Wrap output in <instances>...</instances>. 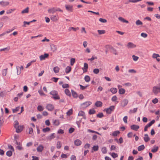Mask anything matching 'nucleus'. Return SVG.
I'll return each mask as SVG.
<instances>
[{"label": "nucleus", "mask_w": 160, "mask_h": 160, "mask_svg": "<svg viewBox=\"0 0 160 160\" xmlns=\"http://www.w3.org/2000/svg\"><path fill=\"white\" fill-rule=\"evenodd\" d=\"M81 32L82 33H83L86 34L87 33L86 31L85 30V28L84 27H82V28L81 30Z\"/></svg>", "instance_id": "nucleus-63"}, {"label": "nucleus", "mask_w": 160, "mask_h": 160, "mask_svg": "<svg viewBox=\"0 0 160 160\" xmlns=\"http://www.w3.org/2000/svg\"><path fill=\"white\" fill-rule=\"evenodd\" d=\"M44 149V147L42 144H40L37 148V151L39 152H42Z\"/></svg>", "instance_id": "nucleus-12"}, {"label": "nucleus", "mask_w": 160, "mask_h": 160, "mask_svg": "<svg viewBox=\"0 0 160 160\" xmlns=\"http://www.w3.org/2000/svg\"><path fill=\"white\" fill-rule=\"evenodd\" d=\"M50 130V128L48 127H47L46 128H44L42 129V131L44 132H48Z\"/></svg>", "instance_id": "nucleus-52"}, {"label": "nucleus", "mask_w": 160, "mask_h": 160, "mask_svg": "<svg viewBox=\"0 0 160 160\" xmlns=\"http://www.w3.org/2000/svg\"><path fill=\"white\" fill-rule=\"evenodd\" d=\"M8 68L4 69L2 71V75L3 76H6L7 74Z\"/></svg>", "instance_id": "nucleus-38"}, {"label": "nucleus", "mask_w": 160, "mask_h": 160, "mask_svg": "<svg viewBox=\"0 0 160 160\" xmlns=\"http://www.w3.org/2000/svg\"><path fill=\"white\" fill-rule=\"evenodd\" d=\"M19 122L18 121L16 120L14 121V128H16L18 126Z\"/></svg>", "instance_id": "nucleus-56"}, {"label": "nucleus", "mask_w": 160, "mask_h": 160, "mask_svg": "<svg viewBox=\"0 0 160 160\" xmlns=\"http://www.w3.org/2000/svg\"><path fill=\"white\" fill-rule=\"evenodd\" d=\"M158 149V146H154L153 148L152 149L151 151L153 152H157Z\"/></svg>", "instance_id": "nucleus-22"}, {"label": "nucleus", "mask_w": 160, "mask_h": 160, "mask_svg": "<svg viewBox=\"0 0 160 160\" xmlns=\"http://www.w3.org/2000/svg\"><path fill=\"white\" fill-rule=\"evenodd\" d=\"M110 91L113 94L116 93L118 91L117 88H112L110 89Z\"/></svg>", "instance_id": "nucleus-21"}, {"label": "nucleus", "mask_w": 160, "mask_h": 160, "mask_svg": "<svg viewBox=\"0 0 160 160\" xmlns=\"http://www.w3.org/2000/svg\"><path fill=\"white\" fill-rule=\"evenodd\" d=\"M44 107L41 105H38L37 107V109L40 112L42 111L44 109Z\"/></svg>", "instance_id": "nucleus-39"}, {"label": "nucleus", "mask_w": 160, "mask_h": 160, "mask_svg": "<svg viewBox=\"0 0 160 160\" xmlns=\"http://www.w3.org/2000/svg\"><path fill=\"white\" fill-rule=\"evenodd\" d=\"M99 21L100 22L103 23H106L107 22V20L106 19L102 18H100Z\"/></svg>", "instance_id": "nucleus-57"}, {"label": "nucleus", "mask_w": 160, "mask_h": 160, "mask_svg": "<svg viewBox=\"0 0 160 160\" xmlns=\"http://www.w3.org/2000/svg\"><path fill=\"white\" fill-rule=\"evenodd\" d=\"M46 108L48 111H52L54 109V107L52 104H48L47 105Z\"/></svg>", "instance_id": "nucleus-10"}, {"label": "nucleus", "mask_w": 160, "mask_h": 160, "mask_svg": "<svg viewBox=\"0 0 160 160\" xmlns=\"http://www.w3.org/2000/svg\"><path fill=\"white\" fill-rule=\"evenodd\" d=\"M52 80H53V81L54 82H57L58 80L59 79V78L55 77H53L52 78Z\"/></svg>", "instance_id": "nucleus-64"}, {"label": "nucleus", "mask_w": 160, "mask_h": 160, "mask_svg": "<svg viewBox=\"0 0 160 160\" xmlns=\"http://www.w3.org/2000/svg\"><path fill=\"white\" fill-rule=\"evenodd\" d=\"M120 132L119 131L117 130L114 131L112 134V135L113 136H116L118 135L119 134Z\"/></svg>", "instance_id": "nucleus-34"}, {"label": "nucleus", "mask_w": 160, "mask_h": 160, "mask_svg": "<svg viewBox=\"0 0 160 160\" xmlns=\"http://www.w3.org/2000/svg\"><path fill=\"white\" fill-rule=\"evenodd\" d=\"M20 109V107L19 106L17 107L15 109H12V112L13 113H15L17 112Z\"/></svg>", "instance_id": "nucleus-42"}, {"label": "nucleus", "mask_w": 160, "mask_h": 160, "mask_svg": "<svg viewBox=\"0 0 160 160\" xmlns=\"http://www.w3.org/2000/svg\"><path fill=\"white\" fill-rule=\"evenodd\" d=\"M50 18L52 21L56 22L58 20L59 17L58 14L52 15L50 16Z\"/></svg>", "instance_id": "nucleus-4"}, {"label": "nucleus", "mask_w": 160, "mask_h": 160, "mask_svg": "<svg viewBox=\"0 0 160 160\" xmlns=\"http://www.w3.org/2000/svg\"><path fill=\"white\" fill-rule=\"evenodd\" d=\"M36 61V59L33 60L31 61L29 63H28L27 64L26 66V68H28L29 66L31 65L32 63L35 62Z\"/></svg>", "instance_id": "nucleus-35"}, {"label": "nucleus", "mask_w": 160, "mask_h": 160, "mask_svg": "<svg viewBox=\"0 0 160 160\" xmlns=\"http://www.w3.org/2000/svg\"><path fill=\"white\" fill-rule=\"evenodd\" d=\"M64 92L66 94L67 96L69 97H70L71 96V92L68 89H66L64 90Z\"/></svg>", "instance_id": "nucleus-24"}, {"label": "nucleus", "mask_w": 160, "mask_h": 160, "mask_svg": "<svg viewBox=\"0 0 160 160\" xmlns=\"http://www.w3.org/2000/svg\"><path fill=\"white\" fill-rule=\"evenodd\" d=\"M128 103V101H122L121 104L122 107H124L127 105Z\"/></svg>", "instance_id": "nucleus-36"}, {"label": "nucleus", "mask_w": 160, "mask_h": 160, "mask_svg": "<svg viewBox=\"0 0 160 160\" xmlns=\"http://www.w3.org/2000/svg\"><path fill=\"white\" fill-rule=\"evenodd\" d=\"M62 87L63 88H68L69 87V85L68 84L65 83L62 85Z\"/></svg>", "instance_id": "nucleus-60"}, {"label": "nucleus", "mask_w": 160, "mask_h": 160, "mask_svg": "<svg viewBox=\"0 0 160 160\" xmlns=\"http://www.w3.org/2000/svg\"><path fill=\"white\" fill-rule=\"evenodd\" d=\"M29 8L27 7L24 9L22 10L21 12V13L24 14V13H27L28 12H29Z\"/></svg>", "instance_id": "nucleus-28"}, {"label": "nucleus", "mask_w": 160, "mask_h": 160, "mask_svg": "<svg viewBox=\"0 0 160 160\" xmlns=\"http://www.w3.org/2000/svg\"><path fill=\"white\" fill-rule=\"evenodd\" d=\"M49 54L48 53H45L44 54L42 55L39 56L40 60L41 61L45 60L46 58L48 57Z\"/></svg>", "instance_id": "nucleus-8"}, {"label": "nucleus", "mask_w": 160, "mask_h": 160, "mask_svg": "<svg viewBox=\"0 0 160 160\" xmlns=\"http://www.w3.org/2000/svg\"><path fill=\"white\" fill-rule=\"evenodd\" d=\"M85 114V113L83 111H80L78 113V116H84Z\"/></svg>", "instance_id": "nucleus-49"}, {"label": "nucleus", "mask_w": 160, "mask_h": 160, "mask_svg": "<svg viewBox=\"0 0 160 160\" xmlns=\"http://www.w3.org/2000/svg\"><path fill=\"white\" fill-rule=\"evenodd\" d=\"M99 70L98 69L95 68L93 70V72L94 73L98 74L99 72Z\"/></svg>", "instance_id": "nucleus-61"}, {"label": "nucleus", "mask_w": 160, "mask_h": 160, "mask_svg": "<svg viewBox=\"0 0 160 160\" xmlns=\"http://www.w3.org/2000/svg\"><path fill=\"white\" fill-rule=\"evenodd\" d=\"M78 27L74 28L73 27H70L69 28L68 30L69 31H71L72 30L76 32L79 29Z\"/></svg>", "instance_id": "nucleus-20"}, {"label": "nucleus", "mask_w": 160, "mask_h": 160, "mask_svg": "<svg viewBox=\"0 0 160 160\" xmlns=\"http://www.w3.org/2000/svg\"><path fill=\"white\" fill-rule=\"evenodd\" d=\"M141 36L144 38H146L148 36V34L146 33L142 32L141 34Z\"/></svg>", "instance_id": "nucleus-59"}, {"label": "nucleus", "mask_w": 160, "mask_h": 160, "mask_svg": "<svg viewBox=\"0 0 160 160\" xmlns=\"http://www.w3.org/2000/svg\"><path fill=\"white\" fill-rule=\"evenodd\" d=\"M128 49L135 48L136 45L132 42H129L126 45Z\"/></svg>", "instance_id": "nucleus-5"}, {"label": "nucleus", "mask_w": 160, "mask_h": 160, "mask_svg": "<svg viewBox=\"0 0 160 160\" xmlns=\"http://www.w3.org/2000/svg\"><path fill=\"white\" fill-rule=\"evenodd\" d=\"M50 94L53 96V98L55 99H59L60 97L58 95V92L56 91L53 90L50 92Z\"/></svg>", "instance_id": "nucleus-1"}, {"label": "nucleus", "mask_w": 160, "mask_h": 160, "mask_svg": "<svg viewBox=\"0 0 160 160\" xmlns=\"http://www.w3.org/2000/svg\"><path fill=\"white\" fill-rule=\"evenodd\" d=\"M118 19L120 21H121L123 22H125L126 23H128V21L125 20L122 17H119L118 18Z\"/></svg>", "instance_id": "nucleus-30"}, {"label": "nucleus", "mask_w": 160, "mask_h": 160, "mask_svg": "<svg viewBox=\"0 0 160 160\" xmlns=\"http://www.w3.org/2000/svg\"><path fill=\"white\" fill-rule=\"evenodd\" d=\"M125 90L123 88H120L119 89V93L120 94H123L125 93Z\"/></svg>", "instance_id": "nucleus-32"}, {"label": "nucleus", "mask_w": 160, "mask_h": 160, "mask_svg": "<svg viewBox=\"0 0 160 160\" xmlns=\"http://www.w3.org/2000/svg\"><path fill=\"white\" fill-rule=\"evenodd\" d=\"M127 119H128V117H127V116H126L124 117L123 118V120L124 122L125 123H128Z\"/></svg>", "instance_id": "nucleus-62"}, {"label": "nucleus", "mask_w": 160, "mask_h": 160, "mask_svg": "<svg viewBox=\"0 0 160 160\" xmlns=\"http://www.w3.org/2000/svg\"><path fill=\"white\" fill-rule=\"evenodd\" d=\"M98 33L99 35L104 34V33H105L106 32L104 30H98Z\"/></svg>", "instance_id": "nucleus-44"}, {"label": "nucleus", "mask_w": 160, "mask_h": 160, "mask_svg": "<svg viewBox=\"0 0 160 160\" xmlns=\"http://www.w3.org/2000/svg\"><path fill=\"white\" fill-rule=\"evenodd\" d=\"M55 133H53L50 134V135L47 136L46 137L47 139L49 140V141H51L52 139L54 138L55 137Z\"/></svg>", "instance_id": "nucleus-14"}, {"label": "nucleus", "mask_w": 160, "mask_h": 160, "mask_svg": "<svg viewBox=\"0 0 160 160\" xmlns=\"http://www.w3.org/2000/svg\"><path fill=\"white\" fill-rule=\"evenodd\" d=\"M16 129V132L17 133L21 132L24 128L23 125H20L15 128Z\"/></svg>", "instance_id": "nucleus-6"}, {"label": "nucleus", "mask_w": 160, "mask_h": 160, "mask_svg": "<svg viewBox=\"0 0 160 160\" xmlns=\"http://www.w3.org/2000/svg\"><path fill=\"white\" fill-rule=\"evenodd\" d=\"M101 150L103 153H106L107 152V150L105 147H102Z\"/></svg>", "instance_id": "nucleus-41"}, {"label": "nucleus", "mask_w": 160, "mask_h": 160, "mask_svg": "<svg viewBox=\"0 0 160 160\" xmlns=\"http://www.w3.org/2000/svg\"><path fill=\"white\" fill-rule=\"evenodd\" d=\"M95 105L97 107H100L102 106V103L100 101H97L95 103Z\"/></svg>", "instance_id": "nucleus-25"}, {"label": "nucleus", "mask_w": 160, "mask_h": 160, "mask_svg": "<svg viewBox=\"0 0 160 160\" xmlns=\"http://www.w3.org/2000/svg\"><path fill=\"white\" fill-rule=\"evenodd\" d=\"M152 92L155 94L160 92V87L155 86L153 88Z\"/></svg>", "instance_id": "nucleus-3"}, {"label": "nucleus", "mask_w": 160, "mask_h": 160, "mask_svg": "<svg viewBox=\"0 0 160 160\" xmlns=\"http://www.w3.org/2000/svg\"><path fill=\"white\" fill-rule=\"evenodd\" d=\"M114 106L112 105L110 106L108 108L105 109L104 111L106 112L108 114H110L112 113V112L114 110Z\"/></svg>", "instance_id": "nucleus-2"}, {"label": "nucleus", "mask_w": 160, "mask_h": 160, "mask_svg": "<svg viewBox=\"0 0 160 160\" xmlns=\"http://www.w3.org/2000/svg\"><path fill=\"white\" fill-rule=\"evenodd\" d=\"M72 113V109H70L67 112V114L68 116L71 115Z\"/></svg>", "instance_id": "nucleus-55"}, {"label": "nucleus", "mask_w": 160, "mask_h": 160, "mask_svg": "<svg viewBox=\"0 0 160 160\" xmlns=\"http://www.w3.org/2000/svg\"><path fill=\"white\" fill-rule=\"evenodd\" d=\"M62 147V144L60 141H58L57 143V148L58 149Z\"/></svg>", "instance_id": "nucleus-40"}, {"label": "nucleus", "mask_w": 160, "mask_h": 160, "mask_svg": "<svg viewBox=\"0 0 160 160\" xmlns=\"http://www.w3.org/2000/svg\"><path fill=\"white\" fill-rule=\"evenodd\" d=\"M71 70V68L70 66H67L65 69V72L67 73H69Z\"/></svg>", "instance_id": "nucleus-26"}, {"label": "nucleus", "mask_w": 160, "mask_h": 160, "mask_svg": "<svg viewBox=\"0 0 160 160\" xmlns=\"http://www.w3.org/2000/svg\"><path fill=\"white\" fill-rule=\"evenodd\" d=\"M92 103L90 101H87L81 104L82 108H85L88 107Z\"/></svg>", "instance_id": "nucleus-9"}, {"label": "nucleus", "mask_w": 160, "mask_h": 160, "mask_svg": "<svg viewBox=\"0 0 160 160\" xmlns=\"http://www.w3.org/2000/svg\"><path fill=\"white\" fill-rule=\"evenodd\" d=\"M53 123L54 125L58 126L59 124V122L58 120H55L53 121Z\"/></svg>", "instance_id": "nucleus-46"}, {"label": "nucleus", "mask_w": 160, "mask_h": 160, "mask_svg": "<svg viewBox=\"0 0 160 160\" xmlns=\"http://www.w3.org/2000/svg\"><path fill=\"white\" fill-rule=\"evenodd\" d=\"M22 94H23V92H20L19 93H18L17 95V97H15L14 98V99L15 100H16V99H19V97H20L21 96H22Z\"/></svg>", "instance_id": "nucleus-51"}, {"label": "nucleus", "mask_w": 160, "mask_h": 160, "mask_svg": "<svg viewBox=\"0 0 160 160\" xmlns=\"http://www.w3.org/2000/svg\"><path fill=\"white\" fill-rule=\"evenodd\" d=\"M84 80L87 82H89L90 80V77L88 75H86L84 77Z\"/></svg>", "instance_id": "nucleus-37"}, {"label": "nucleus", "mask_w": 160, "mask_h": 160, "mask_svg": "<svg viewBox=\"0 0 160 160\" xmlns=\"http://www.w3.org/2000/svg\"><path fill=\"white\" fill-rule=\"evenodd\" d=\"M88 65L86 63H85L84 64V67L83 68V69L84 71V72H86L87 71V69L88 68Z\"/></svg>", "instance_id": "nucleus-29"}, {"label": "nucleus", "mask_w": 160, "mask_h": 160, "mask_svg": "<svg viewBox=\"0 0 160 160\" xmlns=\"http://www.w3.org/2000/svg\"><path fill=\"white\" fill-rule=\"evenodd\" d=\"M132 58L133 60L134 61H136L138 60L139 59V57L138 56H136L135 55H133L132 56Z\"/></svg>", "instance_id": "nucleus-48"}, {"label": "nucleus", "mask_w": 160, "mask_h": 160, "mask_svg": "<svg viewBox=\"0 0 160 160\" xmlns=\"http://www.w3.org/2000/svg\"><path fill=\"white\" fill-rule=\"evenodd\" d=\"M52 49L53 52H55L57 50L56 46L55 45H52L51 47Z\"/></svg>", "instance_id": "nucleus-45"}, {"label": "nucleus", "mask_w": 160, "mask_h": 160, "mask_svg": "<svg viewBox=\"0 0 160 160\" xmlns=\"http://www.w3.org/2000/svg\"><path fill=\"white\" fill-rule=\"evenodd\" d=\"M71 92L72 93V96L73 97L75 98H76L78 97V94L77 93L73 90H71Z\"/></svg>", "instance_id": "nucleus-31"}, {"label": "nucleus", "mask_w": 160, "mask_h": 160, "mask_svg": "<svg viewBox=\"0 0 160 160\" xmlns=\"http://www.w3.org/2000/svg\"><path fill=\"white\" fill-rule=\"evenodd\" d=\"M10 3L7 1H2L0 2V5L2 7H6L9 5Z\"/></svg>", "instance_id": "nucleus-11"}, {"label": "nucleus", "mask_w": 160, "mask_h": 160, "mask_svg": "<svg viewBox=\"0 0 160 160\" xmlns=\"http://www.w3.org/2000/svg\"><path fill=\"white\" fill-rule=\"evenodd\" d=\"M10 49V48L9 47H8L6 48H2L0 49V51H4L6 53H7Z\"/></svg>", "instance_id": "nucleus-17"}, {"label": "nucleus", "mask_w": 160, "mask_h": 160, "mask_svg": "<svg viewBox=\"0 0 160 160\" xmlns=\"http://www.w3.org/2000/svg\"><path fill=\"white\" fill-rule=\"evenodd\" d=\"M65 8L67 10L72 11V6L70 5H65Z\"/></svg>", "instance_id": "nucleus-18"}, {"label": "nucleus", "mask_w": 160, "mask_h": 160, "mask_svg": "<svg viewBox=\"0 0 160 160\" xmlns=\"http://www.w3.org/2000/svg\"><path fill=\"white\" fill-rule=\"evenodd\" d=\"M75 62V59L74 58H72L70 60V64L71 66L73 65Z\"/></svg>", "instance_id": "nucleus-54"}, {"label": "nucleus", "mask_w": 160, "mask_h": 160, "mask_svg": "<svg viewBox=\"0 0 160 160\" xmlns=\"http://www.w3.org/2000/svg\"><path fill=\"white\" fill-rule=\"evenodd\" d=\"M59 68L57 66L53 68L54 72L56 73H58L59 72Z\"/></svg>", "instance_id": "nucleus-33"}, {"label": "nucleus", "mask_w": 160, "mask_h": 160, "mask_svg": "<svg viewBox=\"0 0 160 160\" xmlns=\"http://www.w3.org/2000/svg\"><path fill=\"white\" fill-rule=\"evenodd\" d=\"M111 155L113 158H115L118 157V154L114 152L112 153Z\"/></svg>", "instance_id": "nucleus-58"}, {"label": "nucleus", "mask_w": 160, "mask_h": 160, "mask_svg": "<svg viewBox=\"0 0 160 160\" xmlns=\"http://www.w3.org/2000/svg\"><path fill=\"white\" fill-rule=\"evenodd\" d=\"M48 11L49 13H53L56 12V8L54 7L50 8L48 9Z\"/></svg>", "instance_id": "nucleus-16"}, {"label": "nucleus", "mask_w": 160, "mask_h": 160, "mask_svg": "<svg viewBox=\"0 0 160 160\" xmlns=\"http://www.w3.org/2000/svg\"><path fill=\"white\" fill-rule=\"evenodd\" d=\"M137 110V108H135L133 110L131 109L130 110L129 113L131 114L136 112Z\"/></svg>", "instance_id": "nucleus-43"}, {"label": "nucleus", "mask_w": 160, "mask_h": 160, "mask_svg": "<svg viewBox=\"0 0 160 160\" xmlns=\"http://www.w3.org/2000/svg\"><path fill=\"white\" fill-rule=\"evenodd\" d=\"M136 24L137 25H142V22L139 20H138L136 22Z\"/></svg>", "instance_id": "nucleus-47"}, {"label": "nucleus", "mask_w": 160, "mask_h": 160, "mask_svg": "<svg viewBox=\"0 0 160 160\" xmlns=\"http://www.w3.org/2000/svg\"><path fill=\"white\" fill-rule=\"evenodd\" d=\"M74 143L75 145L78 146L81 145L82 143V142L79 139H77L74 141Z\"/></svg>", "instance_id": "nucleus-15"}, {"label": "nucleus", "mask_w": 160, "mask_h": 160, "mask_svg": "<svg viewBox=\"0 0 160 160\" xmlns=\"http://www.w3.org/2000/svg\"><path fill=\"white\" fill-rule=\"evenodd\" d=\"M12 155V152L11 151H8L6 152V155L8 157H10Z\"/></svg>", "instance_id": "nucleus-50"}, {"label": "nucleus", "mask_w": 160, "mask_h": 160, "mask_svg": "<svg viewBox=\"0 0 160 160\" xmlns=\"http://www.w3.org/2000/svg\"><path fill=\"white\" fill-rule=\"evenodd\" d=\"M143 139L144 141L146 142H148L150 140V138L148 137V135L147 134L144 135Z\"/></svg>", "instance_id": "nucleus-19"}, {"label": "nucleus", "mask_w": 160, "mask_h": 160, "mask_svg": "<svg viewBox=\"0 0 160 160\" xmlns=\"http://www.w3.org/2000/svg\"><path fill=\"white\" fill-rule=\"evenodd\" d=\"M99 147L98 145L94 146L92 148V152L93 151H97L98 150Z\"/></svg>", "instance_id": "nucleus-23"}, {"label": "nucleus", "mask_w": 160, "mask_h": 160, "mask_svg": "<svg viewBox=\"0 0 160 160\" xmlns=\"http://www.w3.org/2000/svg\"><path fill=\"white\" fill-rule=\"evenodd\" d=\"M152 57L154 59H156L158 62L160 61V59L158 58L160 57V56L158 54L153 53L152 55Z\"/></svg>", "instance_id": "nucleus-7"}, {"label": "nucleus", "mask_w": 160, "mask_h": 160, "mask_svg": "<svg viewBox=\"0 0 160 160\" xmlns=\"http://www.w3.org/2000/svg\"><path fill=\"white\" fill-rule=\"evenodd\" d=\"M131 128L134 131H137L139 128V126L138 125L133 124L130 126Z\"/></svg>", "instance_id": "nucleus-13"}, {"label": "nucleus", "mask_w": 160, "mask_h": 160, "mask_svg": "<svg viewBox=\"0 0 160 160\" xmlns=\"http://www.w3.org/2000/svg\"><path fill=\"white\" fill-rule=\"evenodd\" d=\"M95 111L94 109H91L89 110V114H92L95 113Z\"/></svg>", "instance_id": "nucleus-53"}, {"label": "nucleus", "mask_w": 160, "mask_h": 160, "mask_svg": "<svg viewBox=\"0 0 160 160\" xmlns=\"http://www.w3.org/2000/svg\"><path fill=\"white\" fill-rule=\"evenodd\" d=\"M145 148V146L144 145H142L138 148V150L139 151H140L143 150Z\"/></svg>", "instance_id": "nucleus-27"}]
</instances>
